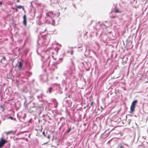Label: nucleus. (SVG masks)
<instances>
[{
    "label": "nucleus",
    "mask_w": 148,
    "mask_h": 148,
    "mask_svg": "<svg viewBox=\"0 0 148 148\" xmlns=\"http://www.w3.org/2000/svg\"><path fill=\"white\" fill-rule=\"evenodd\" d=\"M71 73V72H70V73Z\"/></svg>",
    "instance_id": "obj_27"
},
{
    "label": "nucleus",
    "mask_w": 148,
    "mask_h": 148,
    "mask_svg": "<svg viewBox=\"0 0 148 148\" xmlns=\"http://www.w3.org/2000/svg\"><path fill=\"white\" fill-rule=\"evenodd\" d=\"M45 22L47 23H51V22L48 21L47 20H46Z\"/></svg>",
    "instance_id": "obj_16"
},
{
    "label": "nucleus",
    "mask_w": 148,
    "mask_h": 148,
    "mask_svg": "<svg viewBox=\"0 0 148 148\" xmlns=\"http://www.w3.org/2000/svg\"><path fill=\"white\" fill-rule=\"evenodd\" d=\"M7 142V140L2 138L0 140V148L2 147Z\"/></svg>",
    "instance_id": "obj_5"
},
{
    "label": "nucleus",
    "mask_w": 148,
    "mask_h": 148,
    "mask_svg": "<svg viewBox=\"0 0 148 148\" xmlns=\"http://www.w3.org/2000/svg\"><path fill=\"white\" fill-rule=\"evenodd\" d=\"M10 119H13V118L12 117V116H10Z\"/></svg>",
    "instance_id": "obj_20"
},
{
    "label": "nucleus",
    "mask_w": 148,
    "mask_h": 148,
    "mask_svg": "<svg viewBox=\"0 0 148 148\" xmlns=\"http://www.w3.org/2000/svg\"><path fill=\"white\" fill-rule=\"evenodd\" d=\"M52 88L51 87L49 88L48 89V90L47 91V92H49V93L51 92Z\"/></svg>",
    "instance_id": "obj_11"
},
{
    "label": "nucleus",
    "mask_w": 148,
    "mask_h": 148,
    "mask_svg": "<svg viewBox=\"0 0 148 148\" xmlns=\"http://www.w3.org/2000/svg\"><path fill=\"white\" fill-rule=\"evenodd\" d=\"M31 5H32V3H31Z\"/></svg>",
    "instance_id": "obj_26"
},
{
    "label": "nucleus",
    "mask_w": 148,
    "mask_h": 148,
    "mask_svg": "<svg viewBox=\"0 0 148 148\" xmlns=\"http://www.w3.org/2000/svg\"><path fill=\"white\" fill-rule=\"evenodd\" d=\"M2 4V3L1 2H0V5H1Z\"/></svg>",
    "instance_id": "obj_23"
},
{
    "label": "nucleus",
    "mask_w": 148,
    "mask_h": 148,
    "mask_svg": "<svg viewBox=\"0 0 148 148\" xmlns=\"http://www.w3.org/2000/svg\"><path fill=\"white\" fill-rule=\"evenodd\" d=\"M43 25H45V24H43Z\"/></svg>",
    "instance_id": "obj_28"
},
{
    "label": "nucleus",
    "mask_w": 148,
    "mask_h": 148,
    "mask_svg": "<svg viewBox=\"0 0 148 148\" xmlns=\"http://www.w3.org/2000/svg\"><path fill=\"white\" fill-rule=\"evenodd\" d=\"M15 7H16L18 9H20L22 8L23 10L24 11H25V9H24V8L22 6H21V5H16Z\"/></svg>",
    "instance_id": "obj_9"
},
{
    "label": "nucleus",
    "mask_w": 148,
    "mask_h": 148,
    "mask_svg": "<svg viewBox=\"0 0 148 148\" xmlns=\"http://www.w3.org/2000/svg\"><path fill=\"white\" fill-rule=\"evenodd\" d=\"M41 22H39L38 23V24H39V25H41Z\"/></svg>",
    "instance_id": "obj_21"
},
{
    "label": "nucleus",
    "mask_w": 148,
    "mask_h": 148,
    "mask_svg": "<svg viewBox=\"0 0 148 148\" xmlns=\"http://www.w3.org/2000/svg\"><path fill=\"white\" fill-rule=\"evenodd\" d=\"M46 27H45L44 28V29L42 31H41V32L42 33L46 31Z\"/></svg>",
    "instance_id": "obj_15"
},
{
    "label": "nucleus",
    "mask_w": 148,
    "mask_h": 148,
    "mask_svg": "<svg viewBox=\"0 0 148 148\" xmlns=\"http://www.w3.org/2000/svg\"><path fill=\"white\" fill-rule=\"evenodd\" d=\"M43 49L38 48H37L36 51L37 53L39 54H40L41 52H43Z\"/></svg>",
    "instance_id": "obj_7"
},
{
    "label": "nucleus",
    "mask_w": 148,
    "mask_h": 148,
    "mask_svg": "<svg viewBox=\"0 0 148 148\" xmlns=\"http://www.w3.org/2000/svg\"><path fill=\"white\" fill-rule=\"evenodd\" d=\"M18 67L20 70H23L25 69V67L23 66V61L20 62L18 63Z\"/></svg>",
    "instance_id": "obj_3"
},
{
    "label": "nucleus",
    "mask_w": 148,
    "mask_h": 148,
    "mask_svg": "<svg viewBox=\"0 0 148 148\" xmlns=\"http://www.w3.org/2000/svg\"><path fill=\"white\" fill-rule=\"evenodd\" d=\"M50 64H51V62H49V65H50Z\"/></svg>",
    "instance_id": "obj_24"
},
{
    "label": "nucleus",
    "mask_w": 148,
    "mask_h": 148,
    "mask_svg": "<svg viewBox=\"0 0 148 148\" xmlns=\"http://www.w3.org/2000/svg\"><path fill=\"white\" fill-rule=\"evenodd\" d=\"M137 103V100H135L132 102L130 107V113H132L134 111L135 105Z\"/></svg>",
    "instance_id": "obj_2"
},
{
    "label": "nucleus",
    "mask_w": 148,
    "mask_h": 148,
    "mask_svg": "<svg viewBox=\"0 0 148 148\" xmlns=\"http://www.w3.org/2000/svg\"><path fill=\"white\" fill-rule=\"evenodd\" d=\"M44 58L45 57L46 58H49V56H47V57L46 56V55H45V56H44Z\"/></svg>",
    "instance_id": "obj_19"
},
{
    "label": "nucleus",
    "mask_w": 148,
    "mask_h": 148,
    "mask_svg": "<svg viewBox=\"0 0 148 148\" xmlns=\"http://www.w3.org/2000/svg\"><path fill=\"white\" fill-rule=\"evenodd\" d=\"M70 53L71 55H73V50H71V51L70 52Z\"/></svg>",
    "instance_id": "obj_17"
},
{
    "label": "nucleus",
    "mask_w": 148,
    "mask_h": 148,
    "mask_svg": "<svg viewBox=\"0 0 148 148\" xmlns=\"http://www.w3.org/2000/svg\"><path fill=\"white\" fill-rule=\"evenodd\" d=\"M49 14L51 16V18L54 17L55 16V14H54L52 11H50L48 12Z\"/></svg>",
    "instance_id": "obj_8"
},
{
    "label": "nucleus",
    "mask_w": 148,
    "mask_h": 148,
    "mask_svg": "<svg viewBox=\"0 0 148 148\" xmlns=\"http://www.w3.org/2000/svg\"><path fill=\"white\" fill-rule=\"evenodd\" d=\"M142 138L144 139L145 140L146 139V137L144 136H143Z\"/></svg>",
    "instance_id": "obj_18"
},
{
    "label": "nucleus",
    "mask_w": 148,
    "mask_h": 148,
    "mask_svg": "<svg viewBox=\"0 0 148 148\" xmlns=\"http://www.w3.org/2000/svg\"><path fill=\"white\" fill-rule=\"evenodd\" d=\"M19 0H18L17 2H19Z\"/></svg>",
    "instance_id": "obj_25"
},
{
    "label": "nucleus",
    "mask_w": 148,
    "mask_h": 148,
    "mask_svg": "<svg viewBox=\"0 0 148 148\" xmlns=\"http://www.w3.org/2000/svg\"><path fill=\"white\" fill-rule=\"evenodd\" d=\"M71 128L70 127V128H69L68 129V130L67 131V133H69L71 131Z\"/></svg>",
    "instance_id": "obj_14"
},
{
    "label": "nucleus",
    "mask_w": 148,
    "mask_h": 148,
    "mask_svg": "<svg viewBox=\"0 0 148 148\" xmlns=\"http://www.w3.org/2000/svg\"><path fill=\"white\" fill-rule=\"evenodd\" d=\"M49 41V39H47L45 37L41 38L37 42L38 44L40 46L44 45L45 43Z\"/></svg>",
    "instance_id": "obj_1"
},
{
    "label": "nucleus",
    "mask_w": 148,
    "mask_h": 148,
    "mask_svg": "<svg viewBox=\"0 0 148 148\" xmlns=\"http://www.w3.org/2000/svg\"><path fill=\"white\" fill-rule=\"evenodd\" d=\"M48 138H49V136H48Z\"/></svg>",
    "instance_id": "obj_30"
},
{
    "label": "nucleus",
    "mask_w": 148,
    "mask_h": 148,
    "mask_svg": "<svg viewBox=\"0 0 148 148\" xmlns=\"http://www.w3.org/2000/svg\"><path fill=\"white\" fill-rule=\"evenodd\" d=\"M51 24L54 25H56V24H55V21L54 20H53V19H52V23H51Z\"/></svg>",
    "instance_id": "obj_12"
},
{
    "label": "nucleus",
    "mask_w": 148,
    "mask_h": 148,
    "mask_svg": "<svg viewBox=\"0 0 148 148\" xmlns=\"http://www.w3.org/2000/svg\"><path fill=\"white\" fill-rule=\"evenodd\" d=\"M42 134H43V135H45V133L44 132H42Z\"/></svg>",
    "instance_id": "obj_22"
},
{
    "label": "nucleus",
    "mask_w": 148,
    "mask_h": 148,
    "mask_svg": "<svg viewBox=\"0 0 148 148\" xmlns=\"http://www.w3.org/2000/svg\"><path fill=\"white\" fill-rule=\"evenodd\" d=\"M114 12L115 13H118V12H119V10L116 8L115 9Z\"/></svg>",
    "instance_id": "obj_13"
},
{
    "label": "nucleus",
    "mask_w": 148,
    "mask_h": 148,
    "mask_svg": "<svg viewBox=\"0 0 148 148\" xmlns=\"http://www.w3.org/2000/svg\"><path fill=\"white\" fill-rule=\"evenodd\" d=\"M48 18H51V16L50 15L49 12H48L46 13V19H48Z\"/></svg>",
    "instance_id": "obj_10"
},
{
    "label": "nucleus",
    "mask_w": 148,
    "mask_h": 148,
    "mask_svg": "<svg viewBox=\"0 0 148 148\" xmlns=\"http://www.w3.org/2000/svg\"><path fill=\"white\" fill-rule=\"evenodd\" d=\"M23 24L25 26H26L27 25V20L26 16L25 15H24L23 16Z\"/></svg>",
    "instance_id": "obj_6"
},
{
    "label": "nucleus",
    "mask_w": 148,
    "mask_h": 148,
    "mask_svg": "<svg viewBox=\"0 0 148 148\" xmlns=\"http://www.w3.org/2000/svg\"><path fill=\"white\" fill-rule=\"evenodd\" d=\"M118 148H129V146L127 144L122 143L119 145Z\"/></svg>",
    "instance_id": "obj_4"
},
{
    "label": "nucleus",
    "mask_w": 148,
    "mask_h": 148,
    "mask_svg": "<svg viewBox=\"0 0 148 148\" xmlns=\"http://www.w3.org/2000/svg\"><path fill=\"white\" fill-rule=\"evenodd\" d=\"M59 14H60V13H59ZM59 15H58V16H59Z\"/></svg>",
    "instance_id": "obj_29"
}]
</instances>
